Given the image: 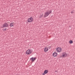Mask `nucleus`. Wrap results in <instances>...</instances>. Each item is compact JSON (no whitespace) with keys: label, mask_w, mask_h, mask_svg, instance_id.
<instances>
[{"label":"nucleus","mask_w":75,"mask_h":75,"mask_svg":"<svg viewBox=\"0 0 75 75\" xmlns=\"http://www.w3.org/2000/svg\"><path fill=\"white\" fill-rule=\"evenodd\" d=\"M52 13V11L48 10L47 11L45 12V15L44 16V17L45 18V17H47V16H48L50 14Z\"/></svg>","instance_id":"obj_1"},{"label":"nucleus","mask_w":75,"mask_h":75,"mask_svg":"<svg viewBox=\"0 0 75 75\" xmlns=\"http://www.w3.org/2000/svg\"><path fill=\"white\" fill-rule=\"evenodd\" d=\"M27 21L28 23H31L32 22H33V18L32 17L29 18L28 19Z\"/></svg>","instance_id":"obj_2"},{"label":"nucleus","mask_w":75,"mask_h":75,"mask_svg":"<svg viewBox=\"0 0 75 75\" xmlns=\"http://www.w3.org/2000/svg\"><path fill=\"white\" fill-rule=\"evenodd\" d=\"M68 56V54L66 52H63L62 53V55L61 56L62 58H66Z\"/></svg>","instance_id":"obj_3"},{"label":"nucleus","mask_w":75,"mask_h":75,"mask_svg":"<svg viewBox=\"0 0 75 75\" xmlns=\"http://www.w3.org/2000/svg\"><path fill=\"white\" fill-rule=\"evenodd\" d=\"M56 50L57 52H60L62 51V48L61 47H58L56 48Z\"/></svg>","instance_id":"obj_4"},{"label":"nucleus","mask_w":75,"mask_h":75,"mask_svg":"<svg viewBox=\"0 0 75 75\" xmlns=\"http://www.w3.org/2000/svg\"><path fill=\"white\" fill-rule=\"evenodd\" d=\"M32 52L33 51H32V50H28L26 51V54L27 55H30V54H31L32 53Z\"/></svg>","instance_id":"obj_5"},{"label":"nucleus","mask_w":75,"mask_h":75,"mask_svg":"<svg viewBox=\"0 0 75 75\" xmlns=\"http://www.w3.org/2000/svg\"><path fill=\"white\" fill-rule=\"evenodd\" d=\"M8 27V24L7 23H5L2 26V27L3 28L4 27Z\"/></svg>","instance_id":"obj_6"},{"label":"nucleus","mask_w":75,"mask_h":75,"mask_svg":"<svg viewBox=\"0 0 75 75\" xmlns=\"http://www.w3.org/2000/svg\"><path fill=\"white\" fill-rule=\"evenodd\" d=\"M57 55H58V54L56 52H54L52 54V55L53 57H57Z\"/></svg>","instance_id":"obj_7"},{"label":"nucleus","mask_w":75,"mask_h":75,"mask_svg":"<svg viewBox=\"0 0 75 75\" xmlns=\"http://www.w3.org/2000/svg\"><path fill=\"white\" fill-rule=\"evenodd\" d=\"M35 58H36V57H35L34 58L33 57H32L30 59V60L32 61V62H34V61L35 60Z\"/></svg>","instance_id":"obj_8"},{"label":"nucleus","mask_w":75,"mask_h":75,"mask_svg":"<svg viewBox=\"0 0 75 75\" xmlns=\"http://www.w3.org/2000/svg\"><path fill=\"white\" fill-rule=\"evenodd\" d=\"M15 23H11L10 24V27H13V26H14V25Z\"/></svg>","instance_id":"obj_9"},{"label":"nucleus","mask_w":75,"mask_h":75,"mask_svg":"<svg viewBox=\"0 0 75 75\" xmlns=\"http://www.w3.org/2000/svg\"><path fill=\"white\" fill-rule=\"evenodd\" d=\"M48 48L47 47H45L44 48V51L45 52H47V51H48Z\"/></svg>","instance_id":"obj_10"},{"label":"nucleus","mask_w":75,"mask_h":75,"mask_svg":"<svg viewBox=\"0 0 75 75\" xmlns=\"http://www.w3.org/2000/svg\"><path fill=\"white\" fill-rule=\"evenodd\" d=\"M43 14L42 13V14H41L40 16H39V18H41L42 17H43Z\"/></svg>","instance_id":"obj_11"},{"label":"nucleus","mask_w":75,"mask_h":75,"mask_svg":"<svg viewBox=\"0 0 75 75\" xmlns=\"http://www.w3.org/2000/svg\"><path fill=\"white\" fill-rule=\"evenodd\" d=\"M44 73L45 74H47L48 73V70H45L44 71Z\"/></svg>","instance_id":"obj_12"},{"label":"nucleus","mask_w":75,"mask_h":75,"mask_svg":"<svg viewBox=\"0 0 75 75\" xmlns=\"http://www.w3.org/2000/svg\"><path fill=\"white\" fill-rule=\"evenodd\" d=\"M69 43L70 44H72L73 43V41L72 40H70L69 41Z\"/></svg>","instance_id":"obj_13"},{"label":"nucleus","mask_w":75,"mask_h":75,"mask_svg":"<svg viewBox=\"0 0 75 75\" xmlns=\"http://www.w3.org/2000/svg\"><path fill=\"white\" fill-rule=\"evenodd\" d=\"M6 29H6V28L4 29V31H6Z\"/></svg>","instance_id":"obj_14"},{"label":"nucleus","mask_w":75,"mask_h":75,"mask_svg":"<svg viewBox=\"0 0 75 75\" xmlns=\"http://www.w3.org/2000/svg\"><path fill=\"white\" fill-rule=\"evenodd\" d=\"M42 75H45V72L43 73V74H42Z\"/></svg>","instance_id":"obj_15"},{"label":"nucleus","mask_w":75,"mask_h":75,"mask_svg":"<svg viewBox=\"0 0 75 75\" xmlns=\"http://www.w3.org/2000/svg\"><path fill=\"white\" fill-rule=\"evenodd\" d=\"M55 72H57V71H55Z\"/></svg>","instance_id":"obj_16"}]
</instances>
